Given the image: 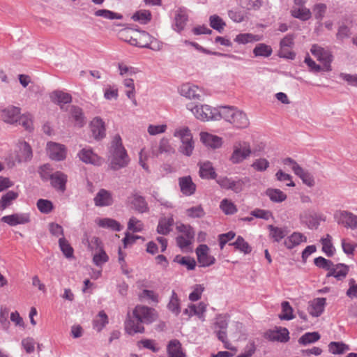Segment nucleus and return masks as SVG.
Here are the masks:
<instances>
[{"instance_id":"41","label":"nucleus","mask_w":357,"mask_h":357,"mask_svg":"<svg viewBox=\"0 0 357 357\" xmlns=\"http://www.w3.org/2000/svg\"><path fill=\"white\" fill-rule=\"evenodd\" d=\"M173 223L174 220L172 218H161L157 227L158 233L162 235L168 234L171 231V227L173 225Z\"/></svg>"},{"instance_id":"29","label":"nucleus","mask_w":357,"mask_h":357,"mask_svg":"<svg viewBox=\"0 0 357 357\" xmlns=\"http://www.w3.org/2000/svg\"><path fill=\"white\" fill-rule=\"evenodd\" d=\"M303 242H307V237L302 233L295 231L284 239V245L291 250Z\"/></svg>"},{"instance_id":"55","label":"nucleus","mask_w":357,"mask_h":357,"mask_svg":"<svg viewBox=\"0 0 357 357\" xmlns=\"http://www.w3.org/2000/svg\"><path fill=\"white\" fill-rule=\"evenodd\" d=\"M94 15L97 17H102L103 18L108 20H121L122 19V15L117 13H114L109 10L107 9H100L98 10L94 13Z\"/></svg>"},{"instance_id":"64","label":"nucleus","mask_w":357,"mask_h":357,"mask_svg":"<svg viewBox=\"0 0 357 357\" xmlns=\"http://www.w3.org/2000/svg\"><path fill=\"white\" fill-rule=\"evenodd\" d=\"M333 262L331 260L326 259L322 257H319L314 259V264L319 267L330 271Z\"/></svg>"},{"instance_id":"35","label":"nucleus","mask_w":357,"mask_h":357,"mask_svg":"<svg viewBox=\"0 0 357 357\" xmlns=\"http://www.w3.org/2000/svg\"><path fill=\"white\" fill-rule=\"evenodd\" d=\"M70 114L76 126L82 127L86 123V119L82 109L75 105L70 106Z\"/></svg>"},{"instance_id":"40","label":"nucleus","mask_w":357,"mask_h":357,"mask_svg":"<svg viewBox=\"0 0 357 357\" xmlns=\"http://www.w3.org/2000/svg\"><path fill=\"white\" fill-rule=\"evenodd\" d=\"M261 40V37L259 35L245 33L238 34L236 36L234 41L238 44H247L249 43L259 41Z\"/></svg>"},{"instance_id":"5","label":"nucleus","mask_w":357,"mask_h":357,"mask_svg":"<svg viewBox=\"0 0 357 357\" xmlns=\"http://www.w3.org/2000/svg\"><path fill=\"white\" fill-rule=\"evenodd\" d=\"M174 136L180 139L181 145L179 151L183 155L190 156L194 150V142L192 133L188 127H181L175 130Z\"/></svg>"},{"instance_id":"3","label":"nucleus","mask_w":357,"mask_h":357,"mask_svg":"<svg viewBox=\"0 0 357 357\" xmlns=\"http://www.w3.org/2000/svg\"><path fill=\"white\" fill-rule=\"evenodd\" d=\"M187 109L190 110L196 119L202 121L220 120V107H212L208 105L189 103Z\"/></svg>"},{"instance_id":"13","label":"nucleus","mask_w":357,"mask_h":357,"mask_svg":"<svg viewBox=\"0 0 357 357\" xmlns=\"http://www.w3.org/2000/svg\"><path fill=\"white\" fill-rule=\"evenodd\" d=\"M125 331L129 335H133L136 333H144V327L133 313L132 315L128 313L125 321Z\"/></svg>"},{"instance_id":"27","label":"nucleus","mask_w":357,"mask_h":357,"mask_svg":"<svg viewBox=\"0 0 357 357\" xmlns=\"http://www.w3.org/2000/svg\"><path fill=\"white\" fill-rule=\"evenodd\" d=\"M78 157L84 163L99 165L100 158L90 148H84L78 153Z\"/></svg>"},{"instance_id":"56","label":"nucleus","mask_w":357,"mask_h":357,"mask_svg":"<svg viewBox=\"0 0 357 357\" xmlns=\"http://www.w3.org/2000/svg\"><path fill=\"white\" fill-rule=\"evenodd\" d=\"M108 260L109 257L106 252L102 250V248L98 250L97 252L95 253L93 257V262L97 266H102Z\"/></svg>"},{"instance_id":"51","label":"nucleus","mask_w":357,"mask_h":357,"mask_svg":"<svg viewBox=\"0 0 357 357\" xmlns=\"http://www.w3.org/2000/svg\"><path fill=\"white\" fill-rule=\"evenodd\" d=\"M174 261L179 264L186 266L188 270H193L196 266L195 260L190 257H181L180 255H177L175 257Z\"/></svg>"},{"instance_id":"37","label":"nucleus","mask_w":357,"mask_h":357,"mask_svg":"<svg viewBox=\"0 0 357 357\" xmlns=\"http://www.w3.org/2000/svg\"><path fill=\"white\" fill-rule=\"evenodd\" d=\"M96 223L100 227L110 229L116 231H121L122 228L119 222L108 218H99L96 220Z\"/></svg>"},{"instance_id":"39","label":"nucleus","mask_w":357,"mask_h":357,"mask_svg":"<svg viewBox=\"0 0 357 357\" xmlns=\"http://www.w3.org/2000/svg\"><path fill=\"white\" fill-rule=\"evenodd\" d=\"M50 98L52 102L58 105L66 104L72 101V97L69 93L61 91H53Z\"/></svg>"},{"instance_id":"31","label":"nucleus","mask_w":357,"mask_h":357,"mask_svg":"<svg viewBox=\"0 0 357 357\" xmlns=\"http://www.w3.org/2000/svg\"><path fill=\"white\" fill-rule=\"evenodd\" d=\"M168 357H185L181 342L178 340L169 341L167 347Z\"/></svg>"},{"instance_id":"60","label":"nucleus","mask_w":357,"mask_h":357,"mask_svg":"<svg viewBox=\"0 0 357 357\" xmlns=\"http://www.w3.org/2000/svg\"><path fill=\"white\" fill-rule=\"evenodd\" d=\"M251 167L257 172H264L269 167V162L266 158L256 159Z\"/></svg>"},{"instance_id":"6","label":"nucleus","mask_w":357,"mask_h":357,"mask_svg":"<svg viewBox=\"0 0 357 357\" xmlns=\"http://www.w3.org/2000/svg\"><path fill=\"white\" fill-rule=\"evenodd\" d=\"M284 165L289 166L293 172L298 176L304 184L308 187H312L314 185V178L313 175L307 170L302 168L296 160L291 158H286L282 160Z\"/></svg>"},{"instance_id":"48","label":"nucleus","mask_w":357,"mask_h":357,"mask_svg":"<svg viewBox=\"0 0 357 357\" xmlns=\"http://www.w3.org/2000/svg\"><path fill=\"white\" fill-rule=\"evenodd\" d=\"M230 245L234 246L236 249L239 250L245 254H249L252 251L251 247L241 236H238L236 240Z\"/></svg>"},{"instance_id":"49","label":"nucleus","mask_w":357,"mask_h":357,"mask_svg":"<svg viewBox=\"0 0 357 357\" xmlns=\"http://www.w3.org/2000/svg\"><path fill=\"white\" fill-rule=\"evenodd\" d=\"M320 339V335L317 332L306 333L298 340L301 344L306 345L314 343Z\"/></svg>"},{"instance_id":"38","label":"nucleus","mask_w":357,"mask_h":357,"mask_svg":"<svg viewBox=\"0 0 357 357\" xmlns=\"http://www.w3.org/2000/svg\"><path fill=\"white\" fill-rule=\"evenodd\" d=\"M167 307L176 316H178L181 312V301L174 290L172 292V296Z\"/></svg>"},{"instance_id":"8","label":"nucleus","mask_w":357,"mask_h":357,"mask_svg":"<svg viewBox=\"0 0 357 357\" xmlns=\"http://www.w3.org/2000/svg\"><path fill=\"white\" fill-rule=\"evenodd\" d=\"M299 218L301 222L305 225L310 229H317L320 222L325 221L326 220L324 215L317 213L310 209H306L301 212Z\"/></svg>"},{"instance_id":"18","label":"nucleus","mask_w":357,"mask_h":357,"mask_svg":"<svg viewBox=\"0 0 357 357\" xmlns=\"http://www.w3.org/2000/svg\"><path fill=\"white\" fill-rule=\"evenodd\" d=\"M151 39H152V36L146 31H135L128 42L132 45L147 48Z\"/></svg>"},{"instance_id":"28","label":"nucleus","mask_w":357,"mask_h":357,"mask_svg":"<svg viewBox=\"0 0 357 357\" xmlns=\"http://www.w3.org/2000/svg\"><path fill=\"white\" fill-rule=\"evenodd\" d=\"M200 140L206 146L218 149L222 146V138L212 134L202 132L200 133Z\"/></svg>"},{"instance_id":"32","label":"nucleus","mask_w":357,"mask_h":357,"mask_svg":"<svg viewBox=\"0 0 357 357\" xmlns=\"http://www.w3.org/2000/svg\"><path fill=\"white\" fill-rule=\"evenodd\" d=\"M348 271L349 269L347 266L343 264H338L336 265L333 264V266H331V269L328 273L327 277L333 276L338 280H342L347 275Z\"/></svg>"},{"instance_id":"63","label":"nucleus","mask_w":357,"mask_h":357,"mask_svg":"<svg viewBox=\"0 0 357 357\" xmlns=\"http://www.w3.org/2000/svg\"><path fill=\"white\" fill-rule=\"evenodd\" d=\"M128 229L133 232H139L143 229V224L136 218L132 217L128 221Z\"/></svg>"},{"instance_id":"16","label":"nucleus","mask_w":357,"mask_h":357,"mask_svg":"<svg viewBox=\"0 0 357 357\" xmlns=\"http://www.w3.org/2000/svg\"><path fill=\"white\" fill-rule=\"evenodd\" d=\"M20 116V108L9 105L1 110V118L6 123L14 124L18 121Z\"/></svg>"},{"instance_id":"11","label":"nucleus","mask_w":357,"mask_h":357,"mask_svg":"<svg viewBox=\"0 0 357 357\" xmlns=\"http://www.w3.org/2000/svg\"><path fill=\"white\" fill-rule=\"evenodd\" d=\"M90 130L96 140H101L106 136L105 123L103 120L96 116L90 122Z\"/></svg>"},{"instance_id":"22","label":"nucleus","mask_w":357,"mask_h":357,"mask_svg":"<svg viewBox=\"0 0 357 357\" xmlns=\"http://www.w3.org/2000/svg\"><path fill=\"white\" fill-rule=\"evenodd\" d=\"M1 221L10 226H16L29 222L30 217L29 213H14L10 215L2 217Z\"/></svg>"},{"instance_id":"62","label":"nucleus","mask_w":357,"mask_h":357,"mask_svg":"<svg viewBox=\"0 0 357 357\" xmlns=\"http://www.w3.org/2000/svg\"><path fill=\"white\" fill-rule=\"evenodd\" d=\"M172 150V148L168 141V139L162 138L159 144V146L157 151H153V153L155 155L162 154L163 153H169Z\"/></svg>"},{"instance_id":"43","label":"nucleus","mask_w":357,"mask_h":357,"mask_svg":"<svg viewBox=\"0 0 357 357\" xmlns=\"http://www.w3.org/2000/svg\"><path fill=\"white\" fill-rule=\"evenodd\" d=\"M272 52L271 47L265 43H259L253 49V54L256 57H268L271 55Z\"/></svg>"},{"instance_id":"33","label":"nucleus","mask_w":357,"mask_h":357,"mask_svg":"<svg viewBox=\"0 0 357 357\" xmlns=\"http://www.w3.org/2000/svg\"><path fill=\"white\" fill-rule=\"evenodd\" d=\"M268 229L270 232V237L273 238L274 242L277 243H279L289 233V231L286 227H279L271 225H268Z\"/></svg>"},{"instance_id":"46","label":"nucleus","mask_w":357,"mask_h":357,"mask_svg":"<svg viewBox=\"0 0 357 357\" xmlns=\"http://www.w3.org/2000/svg\"><path fill=\"white\" fill-rule=\"evenodd\" d=\"M18 197V193L14 191H8L6 194L2 196L0 200V208L4 210L9 206L12 202L16 199Z\"/></svg>"},{"instance_id":"2","label":"nucleus","mask_w":357,"mask_h":357,"mask_svg":"<svg viewBox=\"0 0 357 357\" xmlns=\"http://www.w3.org/2000/svg\"><path fill=\"white\" fill-rule=\"evenodd\" d=\"M221 119L236 128H245L250 124L247 114L234 106H220V120Z\"/></svg>"},{"instance_id":"59","label":"nucleus","mask_w":357,"mask_h":357,"mask_svg":"<svg viewBox=\"0 0 357 357\" xmlns=\"http://www.w3.org/2000/svg\"><path fill=\"white\" fill-rule=\"evenodd\" d=\"M132 204L136 210L140 213H144L148 211V205L145 199L142 196H135Z\"/></svg>"},{"instance_id":"50","label":"nucleus","mask_w":357,"mask_h":357,"mask_svg":"<svg viewBox=\"0 0 357 357\" xmlns=\"http://www.w3.org/2000/svg\"><path fill=\"white\" fill-rule=\"evenodd\" d=\"M133 20L139 22L141 24H146L151 19V14L149 10H142L136 12L132 17Z\"/></svg>"},{"instance_id":"54","label":"nucleus","mask_w":357,"mask_h":357,"mask_svg":"<svg viewBox=\"0 0 357 357\" xmlns=\"http://www.w3.org/2000/svg\"><path fill=\"white\" fill-rule=\"evenodd\" d=\"M59 245L61 250L66 258L73 257V249L64 237L59 238Z\"/></svg>"},{"instance_id":"42","label":"nucleus","mask_w":357,"mask_h":357,"mask_svg":"<svg viewBox=\"0 0 357 357\" xmlns=\"http://www.w3.org/2000/svg\"><path fill=\"white\" fill-rule=\"evenodd\" d=\"M108 324V317L104 311L99 312L93 319V326L95 330L100 332Z\"/></svg>"},{"instance_id":"57","label":"nucleus","mask_w":357,"mask_h":357,"mask_svg":"<svg viewBox=\"0 0 357 357\" xmlns=\"http://www.w3.org/2000/svg\"><path fill=\"white\" fill-rule=\"evenodd\" d=\"M239 6L247 10L258 9L261 6V0H237Z\"/></svg>"},{"instance_id":"58","label":"nucleus","mask_w":357,"mask_h":357,"mask_svg":"<svg viewBox=\"0 0 357 357\" xmlns=\"http://www.w3.org/2000/svg\"><path fill=\"white\" fill-rule=\"evenodd\" d=\"M220 208L227 215H231L237 211V208L234 204L227 199H223L220 202Z\"/></svg>"},{"instance_id":"4","label":"nucleus","mask_w":357,"mask_h":357,"mask_svg":"<svg viewBox=\"0 0 357 357\" xmlns=\"http://www.w3.org/2000/svg\"><path fill=\"white\" fill-rule=\"evenodd\" d=\"M252 153L249 142L245 141H237L234 143L232 153L229 157V161L237 165L248 159Z\"/></svg>"},{"instance_id":"12","label":"nucleus","mask_w":357,"mask_h":357,"mask_svg":"<svg viewBox=\"0 0 357 357\" xmlns=\"http://www.w3.org/2000/svg\"><path fill=\"white\" fill-rule=\"evenodd\" d=\"M47 151L49 157L54 160H63L66 157V149L65 146L56 142L47 143Z\"/></svg>"},{"instance_id":"14","label":"nucleus","mask_w":357,"mask_h":357,"mask_svg":"<svg viewBox=\"0 0 357 357\" xmlns=\"http://www.w3.org/2000/svg\"><path fill=\"white\" fill-rule=\"evenodd\" d=\"M178 91L181 96L190 100H200L202 96V89L197 86L190 83L182 84Z\"/></svg>"},{"instance_id":"23","label":"nucleus","mask_w":357,"mask_h":357,"mask_svg":"<svg viewBox=\"0 0 357 357\" xmlns=\"http://www.w3.org/2000/svg\"><path fill=\"white\" fill-rule=\"evenodd\" d=\"M16 153V160L19 162H26L32 158L31 148L26 142H20L17 144Z\"/></svg>"},{"instance_id":"15","label":"nucleus","mask_w":357,"mask_h":357,"mask_svg":"<svg viewBox=\"0 0 357 357\" xmlns=\"http://www.w3.org/2000/svg\"><path fill=\"white\" fill-rule=\"evenodd\" d=\"M228 319L225 315H218L214 324V329L219 340L223 343L226 342L227 328L228 326Z\"/></svg>"},{"instance_id":"30","label":"nucleus","mask_w":357,"mask_h":357,"mask_svg":"<svg viewBox=\"0 0 357 357\" xmlns=\"http://www.w3.org/2000/svg\"><path fill=\"white\" fill-rule=\"evenodd\" d=\"M290 13L292 17L301 21H307L312 17L310 10L305 6H293Z\"/></svg>"},{"instance_id":"10","label":"nucleus","mask_w":357,"mask_h":357,"mask_svg":"<svg viewBox=\"0 0 357 357\" xmlns=\"http://www.w3.org/2000/svg\"><path fill=\"white\" fill-rule=\"evenodd\" d=\"M310 52L319 61L323 63V69L326 71H331V63L332 61V55L329 51L324 50L318 45H313Z\"/></svg>"},{"instance_id":"24","label":"nucleus","mask_w":357,"mask_h":357,"mask_svg":"<svg viewBox=\"0 0 357 357\" xmlns=\"http://www.w3.org/2000/svg\"><path fill=\"white\" fill-rule=\"evenodd\" d=\"M93 201L96 206H109L113 204V197L109 191L100 189L95 196Z\"/></svg>"},{"instance_id":"9","label":"nucleus","mask_w":357,"mask_h":357,"mask_svg":"<svg viewBox=\"0 0 357 357\" xmlns=\"http://www.w3.org/2000/svg\"><path fill=\"white\" fill-rule=\"evenodd\" d=\"M338 225L352 230L357 229V215L349 211H339L335 214Z\"/></svg>"},{"instance_id":"36","label":"nucleus","mask_w":357,"mask_h":357,"mask_svg":"<svg viewBox=\"0 0 357 357\" xmlns=\"http://www.w3.org/2000/svg\"><path fill=\"white\" fill-rule=\"evenodd\" d=\"M265 195L268 197L270 200L275 203H281L286 200L287 195L281 190L269 188L265 191Z\"/></svg>"},{"instance_id":"26","label":"nucleus","mask_w":357,"mask_h":357,"mask_svg":"<svg viewBox=\"0 0 357 357\" xmlns=\"http://www.w3.org/2000/svg\"><path fill=\"white\" fill-rule=\"evenodd\" d=\"M68 181V176L66 174L61 172H56L52 173L51 176V185L57 190L63 192L66 188V183Z\"/></svg>"},{"instance_id":"45","label":"nucleus","mask_w":357,"mask_h":357,"mask_svg":"<svg viewBox=\"0 0 357 357\" xmlns=\"http://www.w3.org/2000/svg\"><path fill=\"white\" fill-rule=\"evenodd\" d=\"M328 350L333 354H342L349 350V347L343 342H331L328 344Z\"/></svg>"},{"instance_id":"52","label":"nucleus","mask_w":357,"mask_h":357,"mask_svg":"<svg viewBox=\"0 0 357 357\" xmlns=\"http://www.w3.org/2000/svg\"><path fill=\"white\" fill-rule=\"evenodd\" d=\"M282 314L279 317L282 320H291L294 318L293 314V309L287 301L282 303Z\"/></svg>"},{"instance_id":"17","label":"nucleus","mask_w":357,"mask_h":357,"mask_svg":"<svg viewBox=\"0 0 357 357\" xmlns=\"http://www.w3.org/2000/svg\"><path fill=\"white\" fill-rule=\"evenodd\" d=\"M208 247L205 244L199 245L196 249L198 262L202 266H209L215 263L214 257L208 255Z\"/></svg>"},{"instance_id":"1","label":"nucleus","mask_w":357,"mask_h":357,"mask_svg":"<svg viewBox=\"0 0 357 357\" xmlns=\"http://www.w3.org/2000/svg\"><path fill=\"white\" fill-rule=\"evenodd\" d=\"M109 161L110 169L114 171L124 168L129 164V156L119 135H115L111 142L109 149Z\"/></svg>"},{"instance_id":"61","label":"nucleus","mask_w":357,"mask_h":357,"mask_svg":"<svg viewBox=\"0 0 357 357\" xmlns=\"http://www.w3.org/2000/svg\"><path fill=\"white\" fill-rule=\"evenodd\" d=\"M37 207L41 213L47 214L51 212L53 205L49 200L40 199L37 202Z\"/></svg>"},{"instance_id":"7","label":"nucleus","mask_w":357,"mask_h":357,"mask_svg":"<svg viewBox=\"0 0 357 357\" xmlns=\"http://www.w3.org/2000/svg\"><path fill=\"white\" fill-rule=\"evenodd\" d=\"M133 314L144 324H150L158 318L155 309L142 305H137L133 310Z\"/></svg>"},{"instance_id":"34","label":"nucleus","mask_w":357,"mask_h":357,"mask_svg":"<svg viewBox=\"0 0 357 357\" xmlns=\"http://www.w3.org/2000/svg\"><path fill=\"white\" fill-rule=\"evenodd\" d=\"M199 176L202 178H215L216 174L212 163L209 161L199 163Z\"/></svg>"},{"instance_id":"19","label":"nucleus","mask_w":357,"mask_h":357,"mask_svg":"<svg viewBox=\"0 0 357 357\" xmlns=\"http://www.w3.org/2000/svg\"><path fill=\"white\" fill-rule=\"evenodd\" d=\"M289 331L286 328L279 327L266 331L264 334V337L270 341L286 342L289 339Z\"/></svg>"},{"instance_id":"20","label":"nucleus","mask_w":357,"mask_h":357,"mask_svg":"<svg viewBox=\"0 0 357 357\" xmlns=\"http://www.w3.org/2000/svg\"><path fill=\"white\" fill-rule=\"evenodd\" d=\"M188 20V14L187 8L185 7L178 8L176 10L173 29L178 33H180L184 29Z\"/></svg>"},{"instance_id":"21","label":"nucleus","mask_w":357,"mask_h":357,"mask_svg":"<svg viewBox=\"0 0 357 357\" xmlns=\"http://www.w3.org/2000/svg\"><path fill=\"white\" fill-rule=\"evenodd\" d=\"M178 185L181 193L185 196H191L196 191V185L190 176L178 178Z\"/></svg>"},{"instance_id":"25","label":"nucleus","mask_w":357,"mask_h":357,"mask_svg":"<svg viewBox=\"0 0 357 357\" xmlns=\"http://www.w3.org/2000/svg\"><path fill=\"white\" fill-rule=\"evenodd\" d=\"M326 304L325 298H317L309 302L307 310L314 317H319L324 312Z\"/></svg>"},{"instance_id":"47","label":"nucleus","mask_w":357,"mask_h":357,"mask_svg":"<svg viewBox=\"0 0 357 357\" xmlns=\"http://www.w3.org/2000/svg\"><path fill=\"white\" fill-rule=\"evenodd\" d=\"M185 214L191 218H202L205 216L206 213L202 205H197L186 209Z\"/></svg>"},{"instance_id":"44","label":"nucleus","mask_w":357,"mask_h":357,"mask_svg":"<svg viewBox=\"0 0 357 357\" xmlns=\"http://www.w3.org/2000/svg\"><path fill=\"white\" fill-rule=\"evenodd\" d=\"M331 241L332 237L329 234H326L325 238L321 239L322 250L328 257H332L335 252V248Z\"/></svg>"},{"instance_id":"53","label":"nucleus","mask_w":357,"mask_h":357,"mask_svg":"<svg viewBox=\"0 0 357 357\" xmlns=\"http://www.w3.org/2000/svg\"><path fill=\"white\" fill-rule=\"evenodd\" d=\"M209 22L210 26L219 33H221L226 26L222 19L217 15H211L209 18Z\"/></svg>"}]
</instances>
